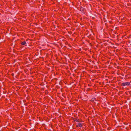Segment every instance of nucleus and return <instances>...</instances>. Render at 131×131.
<instances>
[{
    "instance_id": "obj_1",
    "label": "nucleus",
    "mask_w": 131,
    "mask_h": 131,
    "mask_svg": "<svg viewBox=\"0 0 131 131\" xmlns=\"http://www.w3.org/2000/svg\"><path fill=\"white\" fill-rule=\"evenodd\" d=\"M130 84L129 82H126L125 83H122V85L124 86H127L129 85Z\"/></svg>"
},
{
    "instance_id": "obj_2",
    "label": "nucleus",
    "mask_w": 131,
    "mask_h": 131,
    "mask_svg": "<svg viewBox=\"0 0 131 131\" xmlns=\"http://www.w3.org/2000/svg\"><path fill=\"white\" fill-rule=\"evenodd\" d=\"M76 124V126H79L80 127H82V124L81 123H78Z\"/></svg>"
},
{
    "instance_id": "obj_3",
    "label": "nucleus",
    "mask_w": 131,
    "mask_h": 131,
    "mask_svg": "<svg viewBox=\"0 0 131 131\" xmlns=\"http://www.w3.org/2000/svg\"><path fill=\"white\" fill-rule=\"evenodd\" d=\"M26 42L25 41H24L21 43V44L23 45H24L26 44Z\"/></svg>"
},
{
    "instance_id": "obj_4",
    "label": "nucleus",
    "mask_w": 131,
    "mask_h": 131,
    "mask_svg": "<svg viewBox=\"0 0 131 131\" xmlns=\"http://www.w3.org/2000/svg\"><path fill=\"white\" fill-rule=\"evenodd\" d=\"M78 120L77 119H76V120H75V121H76L78 122Z\"/></svg>"
}]
</instances>
